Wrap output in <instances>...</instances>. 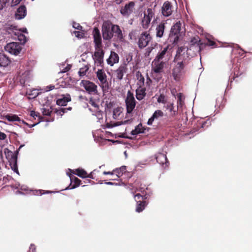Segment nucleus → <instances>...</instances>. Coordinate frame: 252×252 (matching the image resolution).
Wrapping results in <instances>:
<instances>
[{
  "label": "nucleus",
  "mask_w": 252,
  "mask_h": 252,
  "mask_svg": "<svg viewBox=\"0 0 252 252\" xmlns=\"http://www.w3.org/2000/svg\"><path fill=\"white\" fill-rule=\"evenodd\" d=\"M73 27L75 29L80 30L82 29V27L79 25V24L74 22L73 23Z\"/></svg>",
  "instance_id": "de8ad7c7"
},
{
  "label": "nucleus",
  "mask_w": 252,
  "mask_h": 252,
  "mask_svg": "<svg viewBox=\"0 0 252 252\" xmlns=\"http://www.w3.org/2000/svg\"><path fill=\"white\" fill-rule=\"evenodd\" d=\"M95 73L99 81V86L101 87L103 92L106 91L108 88V82L104 70L102 69H98Z\"/></svg>",
  "instance_id": "20e7f679"
},
{
  "label": "nucleus",
  "mask_w": 252,
  "mask_h": 252,
  "mask_svg": "<svg viewBox=\"0 0 252 252\" xmlns=\"http://www.w3.org/2000/svg\"><path fill=\"white\" fill-rule=\"evenodd\" d=\"M113 35L116 36L119 39H121L123 38L122 32L117 25H113Z\"/></svg>",
  "instance_id": "cd10ccee"
},
{
  "label": "nucleus",
  "mask_w": 252,
  "mask_h": 252,
  "mask_svg": "<svg viewBox=\"0 0 252 252\" xmlns=\"http://www.w3.org/2000/svg\"><path fill=\"white\" fill-rule=\"evenodd\" d=\"M10 31H8L9 33L13 34V37L16 39H17L23 44H25L27 41L26 37L25 35L21 32L20 30H17L15 26L11 25L9 29Z\"/></svg>",
  "instance_id": "f8f14e48"
},
{
  "label": "nucleus",
  "mask_w": 252,
  "mask_h": 252,
  "mask_svg": "<svg viewBox=\"0 0 252 252\" xmlns=\"http://www.w3.org/2000/svg\"><path fill=\"white\" fill-rule=\"evenodd\" d=\"M17 188H19V189H21V190L26 191L28 190L26 186H22L20 187V184L18 185V187H17Z\"/></svg>",
  "instance_id": "603ef678"
},
{
  "label": "nucleus",
  "mask_w": 252,
  "mask_h": 252,
  "mask_svg": "<svg viewBox=\"0 0 252 252\" xmlns=\"http://www.w3.org/2000/svg\"><path fill=\"white\" fill-rule=\"evenodd\" d=\"M167 63L155 59L152 63V75L155 77V74H160L163 71L164 67L166 65Z\"/></svg>",
  "instance_id": "423d86ee"
},
{
  "label": "nucleus",
  "mask_w": 252,
  "mask_h": 252,
  "mask_svg": "<svg viewBox=\"0 0 252 252\" xmlns=\"http://www.w3.org/2000/svg\"><path fill=\"white\" fill-rule=\"evenodd\" d=\"M23 146H24V145H21V146L19 147V149H20L21 148H22Z\"/></svg>",
  "instance_id": "774afa93"
},
{
  "label": "nucleus",
  "mask_w": 252,
  "mask_h": 252,
  "mask_svg": "<svg viewBox=\"0 0 252 252\" xmlns=\"http://www.w3.org/2000/svg\"><path fill=\"white\" fill-rule=\"evenodd\" d=\"M200 41L199 38L198 36L193 37L191 41L190 42L192 45H194L196 44H198V42Z\"/></svg>",
  "instance_id": "79ce46f5"
},
{
  "label": "nucleus",
  "mask_w": 252,
  "mask_h": 252,
  "mask_svg": "<svg viewBox=\"0 0 252 252\" xmlns=\"http://www.w3.org/2000/svg\"><path fill=\"white\" fill-rule=\"evenodd\" d=\"M136 31H132L130 33H129V36L130 37V38L132 39V36L133 35V34H135L136 33Z\"/></svg>",
  "instance_id": "052dcab7"
},
{
  "label": "nucleus",
  "mask_w": 252,
  "mask_h": 252,
  "mask_svg": "<svg viewBox=\"0 0 252 252\" xmlns=\"http://www.w3.org/2000/svg\"><path fill=\"white\" fill-rule=\"evenodd\" d=\"M171 56V53L168 46H166L161 48V50L158 52L155 59L160 61H163L167 63L169 60Z\"/></svg>",
  "instance_id": "9b49d317"
},
{
  "label": "nucleus",
  "mask_w": 252,
  "mask_h": 252,
  "mask_svg": "<svg viewBox=\"0 0 252 252\" xmlns=\"http://www.w3.org/2000/svg\"><path fill=\"white\" fill-rule=\"evenodd\" d=\"M42 112L44 115L49 116L50 115L51 111L49 109H43Z\"/></svg>",
  "instance_id": "49530a36"
},
{
  "label": "nucleus",
  "mask_w": 252,
  "mask_h": 252,
  "mask_svg": "<svg viewBox=\"0 0 252 252\" xmlns=\"http://www.w3.org/2000/svg\"><path fill=\"white\" fill-rule=\"evenodd\" d=\"M157 101L158 103L165 104L166 103L167 100L165 96L163 94H160L157 97Z\"/></svg>",
  "instance_id": "58836bf2"
},
{
  "label": "nucleus",
  "mask_w": 252,
  "mask_h": 252,
  "mask_svg": "<svg viewBox=\"0 0 252 252\" xmlns=\"http://www.w3.org/2000/svg\"><path fill=\"white\" fill-rule=\"evenodd\" d=\"M80 86L83 87L90 94H97V86L93 82L88 80H82Z\"/></svg>",
  "instance_id": "1a4fd4ad"
},
{
  "label": "nucleus",
  "mask_w": 252,
  "mask_h": 252,
  "mask_svg": "<svg viewBox=\"0 0 252 252\" xmlns=\"http://www.w3.org/2000/svg\"><path fill=\"white\" fill-rule=\"evenodd\" d=\"M31 116L33 118H35V117H38L39 116V113L34 111H32L31 112Z\"/></svg>",
  "instance_id": "09e8293b"
},
{
  "label": "nucleus",
  "mask_w": 252,
  "mask_h": 252,
  "mask_svg": "<svg viewBox=\"0 0 252 252\" xmlns=\"http://www.w3.org/2000/svg\"><path fill=\"white\" fill-rule=\"evenodd\" d=\"M7 0H0V10L2 9L6 5Z\"/></svg>",
  "instance_id": "a18cd8bd"
},
{
  "label": "nucleus",
  "mask_w": 252,
  "mask_h": 252,
  "mask_svg": "<svg viewBox=\"0 0 252 252\" xmlns=\"http://www.w3.org/2000/svg\"><path fill=\"white\" fill-rule=\"evenodd\" d=\"M154 14V10L152 8H148L147 11L144 12V17L141 21V25L144 29H147L149 28Z\"/></svg>",
  "instance_id": "0eeeda50"
},
{
  "label": "nucleus",
  "mask_w": 252,
  "mask_h": 252,
  "mask_svg": "<svg viewBox=\"0 0 252 252\" xmlns=\"http://www.w3.org/2000/svg\"><path fill=\"white\" fill-rule=\"evenodd\" d=\"M165 21H162L156 28V36L158 37H161L163 35L165 29Z\"/></svg>",
  "instance_id": "412c9836"
},
{
  "label": "nucleus",
  "mask_w": 252,
  "mask_h": 252,
  "mask_svg": "<svg viewBox=\"0 0 252 252\" xmlns=\"http://www.w3.org/2000/svg\"><path fill=\"white\" fill-rule=\"evenodd\" d=\"M206 44L208 45V46H214L215 44V43L214 41H211L210 39H208Z\"/></svg>",
  "instance_id": "5fc2aeb1"
},
{
  "label": "nucleus",
  "mask_w": 252,
  "mask_h": 252,
  "mask_svg": "<svg viewBox=\"0 0 252 252\" xmlns=\"http://www.w3.org/2000/svg\"><path fill=\"white\" fill-rule=\"evenodd\" d=\"M208 122H204L202 124V126H201V127L202 128H203L205 125L206 124H207Z\"/></svg>",
  "instance_id": "0e129e2a"
},
{
  "label": "nucleus",
  "mask_w": 252,
  "mask_h": 252,
  "mask_svg": "<svg viewBox=\"0 0 252 252\" xmlns=\"http://www.w3.org/2000/svg\"><path fill=\"white\" fill-rule=\"evenodd\" d=\"M135 200L137 202V203L139 202V201H140V199H144V197L141 195L140 194L138 193L134 196Z\"/></svg>",
  "instance_id": "c03bdc74"
},
{
  "label": "nucleus",
  "mask_w": 252,
  "mask_h": 252,
  "mask_svg": "<svg viewBox=\"0 0 252 252\" xmlns=\"http://www.w3.org/2000/svg\"><path fill=\"white\" fill-rule=\"evenodd\" d=\"M55 88V86L54 85H50L46 87L45 89L46 91H49L53 90Z\"/></svg>",
  "instance_id": "8fccbe9b"
},
{
  "label": "nucleus",
  "mask_w": 252,
  "mask_h": 252,
  "mask_svg": "<svg viewBox=\"0 0 252 252\" xmlns=\"http://www.w3.org/2000/svg\"><path fill=\"white\" fill-rule=\"evenodd\" d=\"M71 100L70 96L69 94L65 96L59 98L57 100V104L60 106H65L67 103Z\"/></svg>",
  "instance_id": "bb28decb"
},
{
  "label": "nucleus",
  "mask_w": 252,
  "mask_h": 252,
  "mask_svg": "<svg viewBox=\"0 0 252 252\" xmlns=\"http://www.w3.org/2000/svg\"><path fill=\"white\" fill-rule=\"evenodd\" d=\"M27 94L29 95V98H33L36 97L39 94V93L37 90H33L31 92V93H27Z\"/></svg>",
  "instance_id": "ea45409f"
},
{
  "label": "nucleus",
  "mask_w": 252,
  "mask_h": 252,
  "mask_svg": "<svg viewBox=\"0 0 252 252\" xmlns=\"http://www.w3.org/2000/svg\"><path fill=\"white\" fill-rule=\"evenodd\" d=\"M4 153L5 155V157L7 159H9L10 158L13 157V156H15V155L12 152L10 151L7 148L4 149Z\"/></svg>",
  "instance_id": "4c0bfd02"
},
{
  "label": "nucleus",
  "mask_w": 252,
  "mask_h": 252,
  "mask_svg": "<svg viewBox=\"0 0 252 252\" xmlns=\"http://www.w3.org/2000/svg\"><path fill=\"white\" fill-rule=\"evenodd\" d=\"M6 135L3 132H0V140H4L5 139Z\"/></svg>",
  "instance_id": "864d4df0"
},
{
  "label": "nucleus",
  "mask_w": 252,
  "mask_h": 252,
  "mask_svg": "<svg viewBox=\"0 0 252 252\" xmlns=\"http://www.w3.org/2000/svg\"><path fill=\"white\" fill-rule=\"evenodd\" d=\"M103 38L109 40L113 36V25L109 22H104L102 27Z\"/></svg>",
  "instance_id": "39448f33"
},
{
  "label": "nucleus",
  "mask_w": 252,
  "mask_h": 252,
  "mask_svg": "<svg viewBox=\"0 0 252 252\" xmlns=\"http://www.w3.org/2000/svg\"><path fill=\"white\" fill-rule=\"evenodd\" d=\"M8 160L12 170L16 173L19 174L17 164V157L16 156H13V157L8 159Z\"/></svg>",
  "instance_id": "5701e85b"
},
{
  "label": "nucleus",
  "mask_w": 252,
  "mask_h": 252,
  "mask_svg": "<svg viewBox=\"0 0 252 252\" xmlns=\"http://www.w3.org/2000/svg\"><path fill=\"white\" fill-rule=\"evenodd\" d=\"M89 103L92 107V108H90L89 109L90 111L95 113L94 115L97 116L98 117H99L100 115H101L100 114V111L99 109V99H94L92 97L90 98Z\"/></svg>",
  "instance_id": "4468645a"
},
{
  "label": "nucleus",
  "mask_w": 252,
  "mask_h": 252,
  "mask_svg": "<svg viewBox=\"0 0 252 252\" xmlns=\"http://www.w3.org/2000/svg\"><path fill=\"white\" fill-rule=\"evenodd\" d=\"M167 109L172 113L173 116H175L177 112L176 111L174 110V106L173 104H170L167 105Z\"/></svg>",
  "instance_id": "a19ab883"
},
{
  "label": "nucleus",
  "mask_w": 252,
  "mask_h": 252,
  "mask_svg": "<svg viewBox=\"0 0 252 252\" xmlns=\"http://www.w3.org/2000/svg\"><path fill=\"white\" fill-rule=\"evenodd\" d=\"M126 168L125 166H122L119 168H116L114 170V171L115 172L117 177L118 178L121 177L123 174L126 172Z\"/></svg>",
  "instance_id": "c756f323"
},
{
  "label": "nucleus",
  "mask_w": 252,
  "mask_h": 252,
  "mask_svg": "<svg viewBox=\"0 0 252 252\" xmlns=\"http://www.w3.org/2000/svg\"><path fill=\"white\" fill-rule=\"evenodd\" d=\"M94 171H95V170H94L93 171L91 172L90 173V174H87V178H91V179H94V177H93V172H94Z\"/></svg>",
  "instance_id": "bf43d9fd"
},
{
  "label": "nucleus",
  "mask_w": 252,
  "mask_h": 252,
  "mask_svg": "<svg viewBox=\"0 0 252 252\" xmlns=\"http://www.w3.org/2000/svg\"><path fill=\"white\" fill-rule=\"evenodd\" d=\"M161 12L164 16L168 17L172 13V6L169 1H165L162 7Z\"/></svg>",
  "instance_id": "2eb2a0df"
},
{
  "label": "nucleus",
  "mask_w": 252,
  "mask_h": 252,
  "mask_svg": "<svg viewBox=\"0 0 252 252\" xmlns=\"http://www.w3.org/2000/svg\"><path fill=\"white\" fill-rule=\"evenodd\" d=\"M10 63V60L5 55L0 53V66H6Z\"/></svg>",
  "instance_id": "a878e982"
},
{
  "label": "nucleus",
  "mask_w": 252,
  "mask_h": 252,
  "mask_svg": "<svg viewBox=\"0 0 252 252\" xmlns=\"http://www.w3.org/2000/svg\"><path fill=\"white\" fill-rule=\"evenodd\" d=\"M22 32H27V30L26 29H24L23 30H22Z\"/></svg>",
  "instance_id": "338daca9"
},
{
  "label": "nucleus",
  "mask_w": 252,
  "mask_h": 252,
  "mask_svg": "<svg viewBox=\"0 0 252 252\" xmlns=\"http://www.w3.org/2000/svg\"><path fill=\"white\" fill-rule=\"evenodd\" d=\"M163 116V113L160 110H156L152 116L149 119L148 121V125H152L155 120H157L159 118Z\"/></svg>",
  "instance_id": "6ab92c4d"
},
{
  "label": "nucleus",
  "mask_w": 252,
  "mask_h": 252,
  "mask_svg": "<svg viewBox=\"0 0 252 252\" xmlns=\"http://www.w3.org/2000/svg\"><path fill=\"white\" fill-rule=\"evenodd\" d=\"M125 102L126 106L127 113L130 114L135 107L136 101L133 94L129 91L127 94Z\"/></svg>",
  "instance_id": "9d476101"
},
{
  "label": "nucleus",
  "mask_w": 252,
  "mask_h": 252,
  "mask_svg": "<svg viewBox=\"0 0 252 252\" xmlns=\"http://www.w3.org/2000/svg\"><path fill=\"white\" fill-rule=\"evenodd\" d=\"M180 21L176 22L172 27L169 34V39L173 43H177L179 36L185 32V29L182 28Z\"/></svg>",
  "instance_id": "7ed1b4c3"
},
{
  "label": "nucleus",
  "mask_w": 252,
  "mask_h": 252,
  "mask_svg": "<svg viewBox=\"0 0 252 252\" xmlns=\"http://www.w3.org/2000/svg\"><path fill=\"white\" fill-rule=\"evenodd\" d=\"M70 67H71L70 65H68L66 67H65V68L64 69H63L61 71V72H62V73L66 72L70 69Z\"/></svg>",
  "instance_id": "3c124183"
},
{
  "label": "nucleus",
  "mask_w": 252,
  "mask_h": 252,
  "mask_svg": "<svg viewBox=\"0 0 252 252\" xmlns=\"http://www.w3.org/2000/svg\"><path fill=\"white\" fill-rule=\"evenodd\" d=\"M188 48L185 47L178 48L175 61L177 63L172 70V76L176 81L180 80L184 74V67L186 64V60L189 58V53Z\"/></svg>",
  "instance_id": "f257e3e1"
},
{
  "label": "nucleus",
  "mask_w": 252,
  "mask_h": 252,
  "mask_svg": "<svg viewBox=\"0 0 252 252\" xmlns=\"http://www.w3.org/2000/svg\"><path fill=\"white\" fill-rule=\"evenodd\" d=\"M42 191H43V190H37L36 191L37 194H43V193L42 192Z\"/></svg>",
  "instance_id": "e2e57ef3"
},
{
  "label": "nucleus",
  "mask_w": 252,
  "mask_h": 252,
  "mask_svg": "<svg viewBox=\"0 0 252 252\" xmlns=\"http://www.w3.org/2000/svg\"><path fill=\"white\" fill-rule=\"evenodd\" d=\"M66 108H63L62 109V112L64 113L65 112H66Z\"/></svg>",
  "instance_id": "69168bd1"
},
{
  "label": "nucleus",
  "mask_w": 252,
  "mask_h": 252,
  "mask_svg": "<svg viewBox=\"0 0 252 252\" xmlns=\"http://www.w3.org/2000/svg\"><path fill=\"white\" fill-rule=\"evenodd\" d=\"M134 6V3L133 2L130 1L128 2V3L126 4L124 7L122 8L121 13L125 15H129L132 12Z\"/></svg>",
  "instance_id": "dca6fc26"
},
{
  "label": "nucleus",
  "mask_w": 252,
  "mask_h": 252,
  "mask_svg": "<svg viewBox=\"0 0 252 252\" xmlns=\"http://www.w3.org/2000/svg\"><path fill=\"white\" fill-rule=\"evenodd\" d=\"M27 14L26 8L25 6L22 5L19 7L15 14V18L20 20L24 18Z\"/></svg>",
  "instance_id": "a211bd4d"
},
{
  "label": "nucleus",
  "mask_w": 252,
  "mask_h": 252,
  "mask_svg": "<svg viewBox=\"0 0 252 252\" xmlns=\"http://www.w3.org/2000/svg\"><path fill=\"white\" fill-rule=\"evenodd\" d=\"M75 172V174H76L79 177L82 178H87V173L84 169L81 168H78L76 169Z\"/></svg>",
  "instance_id": "2f4dec72"
},
{
  "label": "nucleus",
  "mask_w": 252,
  "mask_h": 252,
  "mask_svg": "<svg viewBox=\"0 0 252 252\" xmlns=\"http://www.w3.org/2000/svg\"><path fill=\"white\" fill-rule=\"evenodd\" d=\"M6 51L15 56L18 55L21 51L22 47L17 42H10L8 43L4 47Z\"/></svg>",
  "instance_id": "6e6552de"
},
{
  "label": "nucleus",
  "mask_w": 252,
  "mask_h": 252,
  "mask_svg": "<svg viewBox=\"0 0 252 252\" xmlns=\"http://www.w3.org/2000/svg\"><path fill=\"white\" fill-rule=\"evenodd\" d=\"M73 34L78 38H81L83 37V33L80 32L74 31Z\"/></svg>",
  "instance_id": "37998d69"
},
{
  "label": "nucleus",
  "mask_w": 252,
  "mask_h": 252,
  "mask_svg": "<svg viewBox=\"0 0 252 252\" xmlns=\"http://www.w3.org/2000/svg\"><path fill=\"white\" fill-rule=\"evenodd\" d=\"M70 177V179L71 183H74V185L70 188V189H74L76 187L79 186L80 185L81 180L78 179L77 177L69 175Z\"/></svg>",
  "instance_id": "7c9ffc66"
},
{
  "label": "nucleus",
  "mask_w": 252,
  "mask_h": 252,
  "mask_svg": "<svg viewBox=\"0 0 252 252\" xmlns=\"http://www.w3.org/2000/svg\"><path fill=\"white\" fill-rule=\"evenodd\" d=\"M105 184L108 185H117V184L111 182H107L105 183Z\"/></svg>",
  "instance_id": "680f3d73"
},
{
  "label": "nucleus",
  "mask_w": 252,
  "mask_h": 252,
  "mask_svg": "<svg viewBox=\"0 0 252 252\" xmlns=\"http://www.w3.org/2000/svg\"><path fill=\"white\" fill-rule=\"evenodd\" d=\"M139 203H137L136 208V211L138 213L142 212L144 209L146 205L145 201L141 202L139 201Z\"/></svg>",
  "instance_id": "72a5a7b5"
},
{
  "label": "nucleus",
  "mask_w": 252,
  "mask_h": 252,
  "mask_svg": "<svg viewBox=\"0 0 252 252\" xmlns=\"http://www.w3.org/2000/svg\"><path fill=\"white\" fill-rule=\"evenodd\" d=\"M21 0H12V4L13 5H16L18 4V3H19V2Z\"/></svg>",
  "instance_id": "6e6d98bb"
},
{
  "label": "nucleus",
  "mask_w": 252,
  "mask_h": 252,
  "mask_svg": "<svg viewBox=\"0 0 252 252\" xmlns=\"http://www.w3.org/2000/svg\"><path fill=\"white\" fill-rule=\"evenodd\" d=\"M114 173H115V172L114 171V170L112 172L104 171L103 172L104 175H113Z\"/></svg>",
  "instance_id": "4d7b16f0"
},
{
  "label": "nucleus",
  "mask_w": 252,
  "mask_h": 252,
  "mask_svg": "<svg viewBox=\"0 0 252 252\" xmlns=\"http://www.w3.org/2000/svg\"><path fill=\"white\" fill-rule=\"evenodd\" d=\"M151 39V37L149 33L147 32H143L138 40V46L140 48L145 47Z\"/></svg>",
  "instance_id": "ddd939ff"
},
{
  "label": "nucleus",
  "mask_w": 252,
  "mask_h": 252,
  "mask_svg": "<svg viewBox=\"0 0 252 252\" xmlns=\"http://www.w3.org/2000/svg\"><path fill=\"white\" fill-rule=\"evenodd\" d=\"M89 68L88 65H85L84 67L80 68L79 71H78L79 76L81 77L85 76Z\"/></svg>",
  "instance_id": "e433bc0d"
},
{
  "label": "nucleus",
  "mask_w": 252,
  "mask_h": 252,
  "mask_svg": "<svg viewBox=\"0 0 252 252\" xmlns=\"http://www.w3.org/2000/svg\"><path fill=\"white\" fill-rule=\"evenodd\" d=\"M146 89L142 86L139 87L136 90V98L141 100L143 99L146 95Z\"/></svg>",
  "instance_id": "aec40b11"
},
{
  "label": "nucleus",
  "mask_w": 252,
  "mask_h": 252,
  "mask_svg": "<svg viewBox=\"0 0 252 252\" xmlns=\"http://www.w3.org/2000/svg\"><path fill=\"white\" fill-rule=\"evenodd\" d=\"M93 35L95 45V52L93 55V60L95 65L102 66L103 64L104 52L102 48L101 35L99 30L97 28H94Z\"/></svg>",
  "instance_id": "f03ea898"
},
{
  "label": "nucleus",
  "mask_w": 252,
  "mask_h": 252,
  "mask_svg": "<svg viewBox=\"0 0 252 252\" xmlns=\"http://www.w3.org/2000/svg\"><path fill=\"white\" fill-rule=\"evenodd\" d=\"M35 248L34 245H31L30 248L29 252H35Z\"/></svg>",
  "instance_id": "13d9d810"
},
{
  "label": "nucleus",
  "mask_w": 252,
  "mask_h": 252,
  "mask_svg": "<svg viewBox=\"0 0 252 252\" xmlns=\"http://www.w3.org/2000/svg\"><path fill=\"white\" fill-rule=\"evenodd\" d=\"M122 113V108L121 107H117L114 109L113 118L117 119L121 118Z\"/></svg>",
  "instance_id": "473e14b6"
},
{
  "label": "nucleus",
  "mask_w": 252,
  "mask_h": 252,
  "mask_svg": "<svg viewBox=\"0 0 252 252\" xmlns=\"http://www.w3.org/2000/svg\"><path fill=\"white\" fill-rule=\"evenodd\" d=\"M157 161L160 164H165V167L168 166V162L167 161V158L165 155L159 153L156 157Z\"/></svg>",
  "instance_id": "4be33fe9"
},
{
  "label": "nucleus",
  "mask_w": 252,
  "mask_h": 252,
  "mask_svg": "<svg viewBox=\"0 0 252 252\" xmlns=\"http://www.w3.org/2000/svg\"><path fill=\"white\" fill-rule=\"evenodd\" d=\"M145 129L141 124H139L135 127L134 129L131 131V133L132 135H136L139 133H144Z\"/></svg>",
  "instance_id": "c85d7f7f"
},
{
  "label": "nucleus",
  "mask_w": 252,
  "mask_h": 252,
  "mask_svg": "<svg viewBox=\"0 0 252 252\" xmlns=\"http://www.w3.org/2000/svg\"><path fill=\"white\" fill-rule=\"evenodd\" d=\"M127 122V121H125L124 122H114L111 124H107V127L108 128H112L113 127L117 126H120L122 124H125Z\"/></svg>",
  "instance_id": "f704fd0d"
},
{
  "label": "nucleus",
  "mask_w": 252,
  "mask_h": 252,
  "mask_svg": "<svg viewBox=\"0 0 252 252\" xmlns=\"http://www.w3.org/2000/svg\"><path fill=\"white\" fill-rule=\"evenodd\" d=\"M5 118L9 122H19L20 124L22 123L27 124L23 120H21L20 118L16 115L8 114L6 115Z\"/></svg>",
  "instance_id": "393cba45"
},
{
  "label": "nucleus",
  "mask_w": 252,
  "mask_h": 252,
  "mask_svg": "<svg viewBox=\"0 0 252 252\" xmlns=\"http://www.w3.org/2000/svg\"><path fill=\"white\" fill-rule=\"evenodd\" d=\"M119 61L118 55L113 51H111L109 58L107 59V63L110 66L118 63Z\"/></svg>",
  "instance_id": "f3484780"
},
{
  "label": "nucleus",
  "mask_w": 252,
  "mask_h": 252,
  "mask_svg": "<svg viewBox=\"0 0 252 252\" xmlns=\"http://www.w3.org/2000/svg\"><path fill=\"white\" fill-rule=\"evenodd\" d=\"M126 68L125 65L120 66L116 70V75L117 79L121 80L124 76V73L126 72Z\"/></svg>",
  "instance_id": "b1692460"
},
{
  "label": "nucleus",
  "mask_w": 252,
  "mask_h": 252,
  "mask_svg": "<svg viewBox=\"0 0 252 252\" xmlns=\"http://www.w3.org/2000/svg\"><path fill=\"white\" fill-rule=\"evenodd\" d=\"M137 84L139 87L142 86L144 84L145 79L144 77L140 74H137Z\"/></svg>",
  "instance_id": "c9c22d12"
}]
</instances>
